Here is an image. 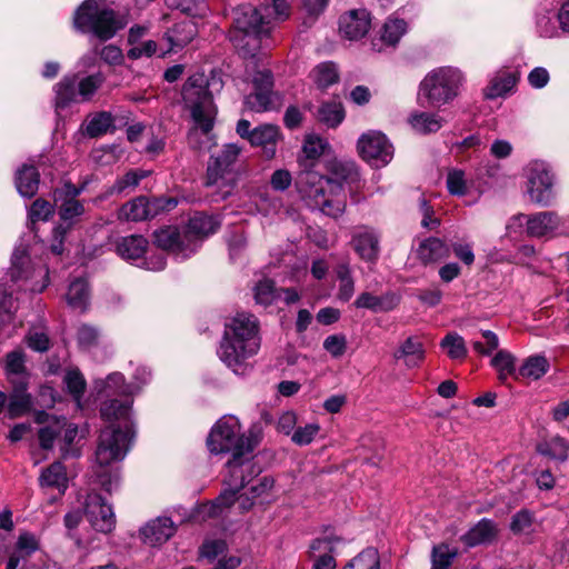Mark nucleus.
<instances>
[{
    "instance_id": "40",
    "label": "nucleus",
    "mask_w": 569,
    "mask_h": 569,
    "mask_svg": "<svg viewBox=\"0 0 569 569\" xmlns=\"http://www.w3.org/2000/svg\"><path fill=\"white\" fill-rule=\"evenodd\" d=\"M67 303L70 308L78 311H86L90 302V288L87 279H73L66 295Z\"/></svg>"
},
{
    "instance_id": "47",
    "label": "nucleus",
    "mask_w": 569,
    "mask_h": 569,
    "mask_svg": "<svg viewBox=\"0 0 569 569\" xmlns=\"http://www.w3.org/2000/svg\"><path fill=\"white\" fill-rule=\"evenodd\" d=\"M317 119L329 128L338 127L345 119L342 103L337 100L321 103L317 111Z\"/></svg>"
},
{
    "instance_id": "11",
    "label": "nucleus",
    "mask_w": 569,
    "mask_h": 569,
    "mask_svg": "<svg viewBox=\"0 0 569 569\" xmlns=\"http://www.w3.org/2000/svg\"><path fill=\"white\" fill-rule=\"evenodd\" d=\"M117 254L139 268L149 271H161L166 267V258L162 252L148 253L149 241L140 234L120 237L114 242Z\"/></svg>"
},
{
    "instance_id": "35",
    "label": "nucleus",
    "mask_w": 569,
    "mask_h": 569,
    "mask_svg": "<svg viewBox=\"0 0 569 569\" xmlns=\"http://www.w3.org/2000/svg\"><path fill=\"white\" fill-rule=\"evenodd\" d=\"M398 303L399 297L393 292H386L381 296L362 292L353 305L358 309H368L372 312H388L393 310Z\"/></svg>"
},
{
    "instance_id": "45",
    "label": "nucleus",
    "mask_w": 569,
    "mask_h": 569,
    "mask_svg": "<svg viewBox=\"0 0 569 569\" xmlns=\"http://www.w3.org/2000/svg\"><path fill=\"white\" fill-rule=\"evenodd\" d=\"M77 341L81 349L92 351L106 343V336L99 328L82 323L77 331Z\"/></svg>"
},
{
    "instance_id": "38",
    "label": "nucleus",
    "mask_w": 569,
    "mask_h": 569,
    "mask_svg": "<svg viewBox=\"0 0 569 569\" xmlns=\"http://www.w3.org/2000/svg\"><path fill=\"white\" fill-rule=\"evenodd\" d=\"M198 33L197 26L191 20L176 23L167 33L168 51H178L187 46Z\"/></svg>"
},
{
    "instance_id": "15",
    "label": "nucleus",
    "mask_w": 569,
    "mask_h": 569,
    "mask_svg": "<svg viewBox=\"0 0 569 569\" xmlns=\"http://www.w3.org/2000/svg\"><path fill=\"white\" fill-rule=\"evenodd\" d=\"M359 156L373 167H385L393 158V146L385 133L369 130L357 142Z\"/></svg>"
},
{
    "instance_id": "53",
    "label": "nucleus",
    "mask_w": 569,
    "mask_h": 569,
    "mask_svg": "<svg viewBox=\"0 0 569 569\" xmlns=\"http://www.w3.org/2000/svg\"><path fill=\"white\" fill-rule=\"evenodd\" d=\"M166 4L170 9L179 10L191 17L203 18L209 12L206 0H166Z\"/></svg>"
},
{
    "instance_id": "52",
    "label": "nucleus",
    "mask_w": 569,
    "mask_h": 569,
    "mask_svg": "<svg viewBox=\"0 0 569 569\" xmlns=\"http://www.w3.org/2000/svg\"><path fill=\"white\" fill-rule=\"evenodd\" d=\"M113 117L110 112L101 111L92 114L86 123V133L91 137H100L113 127Z\"/></svg>"
},
{
    "instance_id": "20",
    "label": "nucleus",
    "mask_w": 569,
    "mask_h": 569,
    "mask_svg": "<svg viewBox=\"0 0 569 569\" xmlns=\"http://www.w3.org/2000/svg\"><path fill=\"white\" fill-rule=\"evenodd\" d=\"M247 487V491L236 500L241 512L249 511L257 502L268 503L273 498L274 479L271 476L256 477Z\"/></svg>"
},
{
    "instance_id": "64",
    "label": "nucleus",
    "mask_w": 569,
    "mask_h": 569,
    "mask_svg": "<svg viewBox=\"0 0 569 569\" xmlns=\"http://www.w3.org/2000/svg\"><path fill=\"white\" fill-rule=\"evenodd\" d=\"M449 250L451 249L455 257L463 264L471 266L475 262L473 247L471 242L465 240L451 241Z\"/></svg>"
},
{
    "instance_id": "21",
    "label": "nucleus",
    "mask_w": 569,
    "mask_h": 569,
    "mask_svg": "<svg viewBox=\"0 0 569 569\" xmlns=\"http://www.w3.org/2000/svg\"><path fill=\"white\" fill-rule=\"evenodd\" d=\"M370 27L371 16L366 9L350 10L339 19L340 34L350 41H357L363 38Z\"/></svg>"
},
{
    "instance_id": "29",
    "label": "nucleus",
    "mask_w": 569,
    "mask_h": 569,
    "mask_svg": "<svg viewBox=\"0 0 569 569\" xmlns=\"http://www.w3.org/2000/svg\"><path fill=\"white\" fill-rule=\"evenodd\" d=\"M281 139L279 127L273 124H262L253 130L249 136V142L252 146L261 147L267 158H273L277 151V144Z\"/></svg>"
},
{
    "instance_id": "1",
    "label": "nucleus",
    "mask_w": 569,
    "mask_h": 569,
    "mask_svg": "<svg viewBox=\"0 0 569 569\" xmlns=\"http://www.w3.org/2000/svg\"><path fill=\"white\" fill-rule=\"evenodd\" d=\"M132 379L133 381L128 383L121 372H112L93 382L97 396L103 399L100 415L109 422L99 436L94 475L99 485L108 492L118 487L120 479L114 463L126 458L136 436L132 417L133 397L150 382L151 371L144 366H139Z\"/></svg>"
},
{
    "instance_id": "50",
    "label": "nucleus",
    "mask_w": 569,
    "mask_h": 569,
    "mask_svg": "<svg viewBox=\"0 0 569 569\" xmlns=\"http://www.w3.org/2000/svg\"><path fill=\"white\" fill-rule=\"evenodd\" d=\"M491 365L498 371V378L501 382H506L509 377L518 379L516 358L509 351L499 350L492 358Z\"/></svg>"
},
{
    "instance_id": "49",
    "label": "nucleus",
    "mask_w": 569,
    "mask_h": 569,
    "mask_svg": "<svg viewBox=\"0 0 569 569\" xmlns=\"http://www.w3.org/2000/svg\"><path fill=\"white\" fill-rule=\"evenodd\" d=\"M335 272L339 282L337 298L342 302H347L355 293V279L351 274V268L348 263H339Z\"/></svg>"
},
{
    "instance_id": "63",
    "label": "nucleus",
    "mask_w": 569,
    "mask_h": 569,
    "mask_svg": "<svg viewBox=\"0 0 569 569\" xmlns=\"http://www.w3.org/2000/svg\"><path fill=\"white\" fill-rule=\"evenodd\" d=\"M54 212L53 206L44 200L37 199L29 208L28 217L32 223L49 220Z\"/></svg>"
},
{
    "instance_id": "13",
    "label": "nucleus",
    "mask_w": 569,
    "mask_h": 569,
    "mask_svg": "<svg viewBox=\"0 0 569 569\" xmlns=\"http://www.w3.org/2000/svg\"><path fill=\"white\" fill-rule=\"evenodd\" d=\"M527 194L531 202L540 207H549L553 199V173L549 164L541 160H533L526 167Z\"/></svg>"
},
{
    "instance_id": "18",
    "label": "nucleus",
    "mask_w": 569,
    "mask_h": 569,
    "mask_svg": "<svg viewBox=\"0 0 569 569\" xmlns=\"http://www.w3.org/2000/svg\"><path fill=\"white\" fill-rule=\"evenodd\" d=\"M84 516L91 527L99 532L108 533L116 527V516L111 505L97 492L87 495Z\"/></svg>"
},
{
    "instance_id": "62",
    "label": "nucleus",
    "mask_w": 569,
    "mask_h": 569,
    "mask_svg": "<svg viewBox=\"0 0 569 569\" xmlns=\"http://www.w3.org/2000/svg\"><path fill=\"white\" fill-rule=\"evenodd\" d=\"M320 431V426L317 422L298 426L290 436L291 441L300 447L310 445Z\"/></svg>"
},
{
    "instance_id": "33",
    "label": "nucleus",
    "mask_w": 569,
    "mask_h": 569,
    "mask_svg": "<svg viewBox=\"0 0 569 569\" xmlns=\"http://www.w3.org/2000/svg\"><path fill=\"white\" fill-rule=\"evenodd\" d=\"M517 81L518 76L516 72L508 69H501L491 77L488 86L483 90V96L489 100L505 97L512 91Z\"/></svg>"
},
{
    "instance_id": "48",
    "label": "nucleus",
    "mask_w": 569,
    "mask_h": 569,
    "mask_svg": "<svg viewBox=\"0 0 569 569\" xmlns=\"http://www.w3.org/2000/svg\"><path fill=\"white\" fill-rule=\"evenodd\" d=\"M418 254L422 261L432 262L449 257V247L439 238H428L420 243Z\"/></svg>"
},
{
    "instance_id": "54",
    "label": "nucleus",
    "mask_w": 569,
    "mask_h": 569,
    "mask_svg": "<svg viewBox=\"0 0 569 569\" xmlns=\"http://www.w3.org/2000/svg\"><path fill=\"white\" fill-rule=\"evenodd\" d=\"M63 382L68 392L76 400L77 405L80 406V400L87 387L83 375L78 368H70L64 373Z\"/></svg>"
},
{
    "instance_id": "37",
    "label": "nucleus",
    "mask_w": 569,
    "mask_h": 569,
    "mask_svg": "<svg viewBox=\"0 0 569 569\" xmlns=\"http://www.w3.org/2000/svg\"><path fill=\"white\" fill-rule=\"evenodd\" d=\"M156 214L152 201L142 196L128 201L119 210V219L126 221H142Z\"/></svg>"
},
{
    "instance_id": "59",
    "label": "nucleus",
    "mask_w": 569,
    "mask_h": 569,
    "mask_svg": "<svg viewBox=\"0 0 569 569\" xmlns=\"http://www.w3.org/2000/svg\"><path fill=\"white\" fill-rule=\"evenodd\" d=\"M458 551L447 543H440L432 548L431 569H449Z\"/></svg>"
},
{
    "instance_id": "3",
    "label": "nucleus",
    "mask_w": 569,
    "mask_h": 569,
    "mask_svg": "<svg viewBox=\"0 0 569 569\" xmlns=\"http://www.w3.org/2000/svg\"><path fill=\"white\" fill-rule=\"evenodd\" d=\"M261 340L258 318L238 312L226 320L217 355L234 375L244 376L252 370L250 360L258 355Z\"/></svg>"
},
{
    "instance_id": "2",
    "label": "nucleus",
    "mask_w": 569,
    "mask_h": 569,
    "mask_svg": "<svg viewBox=\"0 0 569 569\" xmlns=\"http://www.w3.org/2000/svg\"><path fill=\"white\" fill-rule=\"evenodd\" d=\"M328 171L329 176L326 177L302 162V168L295 180V188L309 209L338 218L346 209L343 184L357 183L360 173L355 162L337 160L329 163Z\"/></svg>"
},
{
    "instance_id": "16",
    "label": "nucleus",
    "mask_w": 569,
    "mask_h": 569,
    "mask_svg": "<svg viewBox=\"0 0 569 569\" xmlns=\"http://www.w3.org/2000/svg\"><path fill=\"white\" fill-rule=\"evenodd\" d=\"M154 243L158 248L168 251L177 261H184L197 252V243L184 229L180 231L176 227H163L154 231Z\"/></svg>"
},
{
    "instance_id": "42",
    "label": "nucleus",
    "mask_w": 569,
    "mask_h": 569,
    "mask_svg": "<svg viewBox=\"0 0 569 569\" xmlns=\"http://www.w3.org/2000/svg\"><path fill=\"white\" fill-rule=\"evenodd\" d=\"M408 122L416 132L428 134L437 132L442 127L443 119L437 113L415 112L410 114Z\"/></svg>"
},
{
    "instance_id": "24",
    "label": "nucleus",
    "mask_w": 569,
    "mask_h": 569,
    "mask_svg": "<svg viewBox=\"0 0 569 569\" xmlns=\"http://www.w3.org/2000/svg\"><path fill=\"white\" fill-rule=\"evenodd\" d=\"M176 532V526L169 517H158L140 529L142 541L151 547L168 541Z\"/></svg>"
},
{
    "instance_id": "14",
    "label": "nucleus",
    "mask_w": 569,
    "mask_h": 569,
    "mask_svg": "<svg viewBox=\"0 0 569 569\" xmlns=\"http://www.w3.org/2000/svg\"><path fill=\"white\" fill-rule=\"evenodd\" d=\"M10 276L14 282L23 281L21 288L31 292H42L49 284L48 267L31 263L24 250L20 249L12 254Z\"/></svg>"
},
{
    "instance_id": "4",
    "label": "nucleus",
    "mask_w": 569,
    "mask_h": 569,
    "mask_svg": "<svg viewBox=\"0 0 569 569\" xmlns=\"http://www.w3.org/2000/svg\"><path fill=\"white\" fill-rule=\"evenodd\" d=\"M226 488L213 500L198 507L197 516L201 519L221 516L234 505L239 491L246 488L261 472L260 467L249 457L236 453L227 462Z\"/></svg>"
},
{
    "instance_id": "60",
    "label": "nucleus",
    "mask_w": 569,
    "mask_h": 569,
    "mask_svg": "<svg viewBox=\"0 0 569 569\" xmlns=\"http://www.w3.org/2000/svg\"><path fill=\"white\" fill-rule=\"evenodd\" d=\"M148 177V171L144 170H130L124 176L118 178L114 183L110 187L109 194H120L128 189H132L139 184V182Z\"/></svg>"
},
{
    "instance_id": "34",
    "label": "nucleus",
    "mask_w": 569,
    "mask_h": 569,
    "mask_svg": "<svg viewBox=\"0 0 569 569\" xmlns=\"http://www.w3.org/2000/svg\"><path fill=\"white\" fill-rule=\"evenodd\" d=\"M425 353L422 342L416 337H408L393 352V358L397 361H402L407 368L412 369L421 365Z\"/></svg>"
},
{
    "instance_id": "25",
    "label": "nucleus",
    "mask_w": 569,
    "mask_h": 569,
    "mask_svg": "<svg viewBox=\"0 0 569 569\" xmlns=\"http://www.w3.org/2000/svg\"><path fill=\"white\" fill-rule=\"evenodd\" d=\"M54 99L53 106L57 114L70 107L72 103L81 102L79 100L77 74H66L53 86Z\"/></svg>"
},
{
    "instance_id": "30",
    "label": "nucleus",
    "mask_w": 569,
    "mask_h": 569,
    "mask_svg": "<svg viewBox=\"0 0 569 569\" xmlns=\"http://www.w3.org/2000/svg\"><path fill=\"white\" fill-rule=\"evenodd\" d=\"M406 32L407 22L403 19L389 18L382 27L380 38L372 39V50L381 52L385 50V47L395 48Z\"/></svg>"
},
{
    "instance_id": "39",
    "label": "nucleus",
    "mask_w": 569,
    "mask_h": 569,
    "mask_svg": "<svg viewBox=\"0 0 569 569\" xmlns=\"http://www.w3.org/2000/svg\"><path fill=\"white\" fill-rule=\"evenodd\" d=\"M39 485L41 488L57 489L60 496L64 495L68 488L66 467L60 461H54L41 471Z\"/></svg>"
},
{
    "instance_id": "46",
    "label": "nucleus",
    "mask_w": 569,
    "mask_h": 569,
    "mask_svg": "<svg viewBox=\"0 0 569 569\" xmlns=\"http://www.w3.org/2000/svg\"><path fill=\"white\" fill-rule=\"evenodd\" d=\"M549 361L545 356L535 355L528 357L518 370V378L538 380L549 370Z\"/></svg>"
},
{
    "instance_id": "43",
    "label": "nucleus",
    "mask_w": 569,
    "mask_h": 569,
    "mask_svg": "<svg viewBox=\"0 0 569 569\" xmlns=\"http://www.w3.org/2000/svg\"><path fill=\"white\" fill-rule=\"evenodd\" d=\"M24 362V355L21 350H13L7 355L4 369L11 385L28 381L29 376Z\"/></svg>"
},
{
    "instance_id": "6",
    "label": "nucleus",
    "mask_w": 569,
    "mask_h": 569,
    "mask_svg": "<svg viewBox=\"0 0 569 569\" xmlns=\"http://www.w3.org/2000/svg\"><path fill=\"white\" fill-rule=\"evenodd\" d=\"M465 82L463 72L452 66L429 71L419 84L418 96L431 107H441L452 102L460 93Z\"/></svg>"
},
{
    "instance_id": "58",
    "label": "nucleus",
    "mask_w": 569,
    "mask_h": 569,
    "mask_svg": "<svg viewBox=\"0 0 569 569\" xmlns=\"http://www.w3.org/2000/svg\"><path fill=\"white\" fill-rule=\"evenodd\" d=\"M537 449L543 456L563 461L568 457L569 443L560 437H553L549 441L539 443Z\"/></svg>"
},
{
    "instance_id": "10",
    "label": "nucleus",
    "mask_w": 569,
    "mask_h": 569,
    "mask_svg": "<svg viewBox=\"0 0 569 569\" xmlns=\"http://www.w3.org/2000/svg\"><path fill=\"white\" fill-rule=\"evenodd\" d=\"M234 27L240 33L236 37V46L243 56L254 57L260 48L261 39L271 30L269 20L251 6H243L236 12Z\"/></svg>"
},
{
    "instance_id": "36",
    "label": "nucleus",
    "mask_w": 569,
    "mask_h": 569,
    "mask_svg": "<svg viewBox=\"0 0 569 569\" xmlns=\"http://www.w3.org/2000/svg\"><path fill=\"white\" fill-rule=\"evenodd\" d=\"M62 192H64L66 196L69 198L63 200V202L61 203L59 216L63 221H72L74 218L80 217L84 212L82 203L76 199V197L81 192V190L76 188L71 183L64 184L63 190L54 191L56 203L60 200Z\"/></svg>"
},
{
    "instance_id": "55",
    "label": "nucleus",
    "mask_w": 569,
    "mask_h": 569,
    "mask_svg": "<svg viewBox=\"0 0 569 569\" xmlns=\"http://www.w3.org/2000/svg\"><path fill=\"white\" fill-rule=\"evenodd\" d=\"M103 82L104 77L101 72L86 76L79 81L77 80L79 100L81 102L90 101Z\"/></svg>"
},
{
    "instance_id": "57",
    "label": "nucleus",
    "mask_w": 569,
    "mask_h": 569,
    "mask_svg": "<svg viewBox=\"0 0 569 569\" xmlns=\"http://www.w3.org/2000/svg\"><path fill=\"white\" fill-rule=\"evenodd\" d=\"M343 569H380L378 550L373 547L366 548L351 559Z\"/></svg>"
},
{
    "instance_id": "19",
    "label": "nucleus",
    "mask_w": 569,
    "mask_h": 569,
    "mask_svg": "<svg viewBox=\"0 0 569 569\" xmlns=\"http://www.w3.org/2000/svg\"><path fill=\"white\" fill-rule=\"evenodd\" d=\"M346 540L333 533H326L313 539L309 547V557L313 560L312 569H336L335 555Z\"/></svg>"
},
{
    "instance_id": "12",
    "label": "nucleus",
    "mask_w": 569,
    "mask_h": 569,
    "mask_svg": "<svg viewBox=\"0 0 569 569\" xmlns=\"http://www.w3.org/2000/svg\"><path fill=\"white\" fill-rule=\"evenodd\" d=\"M207 447L211 453H241V425L237 417H221L211 428L207 438Z\"/></svg>"
},
{
    "instance_id": "61",
    "label": "nucleus",
    "mask_w": 569,
    "mask_h": 569,
    "mask_svg": "<svg viewBox=\"0 0 569 569\" xmlns=\"http://www.w3.org/2000/svg\"><path fill=\"white\" fill-rule=\"evenodd\" d=\"M278 296L273 281L268 278H262L253 287V297L257 305L270 306Z\"/></svg>"
},
{
    "instance_id": "7",
    "label": "nucleus",
    "mask_w": 569,
    "mask_h": 569,
    "mask_svg": "<svg viewBox=\"0 0 569 569\" xmlns=\"http://www.w3.org/2000/svg\"><path fill=\"white\" fill-rule=\"evenodd\" d=\"M73 27L82 33H90L101 41L114 37L122 23L113 9L101 0H84L73 14Z\"/></svg>"
},
{
    "instance_id": "27",
    "label": "nucleus",
    "mask_w": 569,
    "mask_h": 569,
    "mask_svg": "<svg viewBox=\"0 0 569 569\" xmlns=\"http://www.w3.org/2000/svg\"><path fill=\"white\" fill-rule=\"evenodd\" d=\"M221 224V221L216 216H208L204 213H196L190 218L184 232L187 236L197 243V250L202 243L204 237L214 233Z\"/></svg>"
},
{
    "instance_id": "17",
    "label": "nucleus",
    "mask_w": 569,
    "mask_h": 569,
    "mask_svg": "<svg viewBox=\"0 0 569 569\" xmlns=\"http://www.w3.org/2000/svg\"><path fill=\"white\" fill-rule=\"evenodd\" d=\"M254 91L244 98L246 107L254 112H264L277 108L278 96L272 91L273 76L270 70L263 69L253 76Z\"/></svg>"
},
{
    "instance_id": "9",
    "label": "nucleus",
    "mask_w": 569,
    "mask_h": 569,
    "mask_svg": "<svg viewBox=\"0 0 569 569\" xmlns=\"http://www.w3.org/2000/svg\"><path fill=\"white\" fill-rule=\"evenodd\" d=\"M241 148L236 143L224 144L217 153L212 154L207 168V187L219 188L217 194H212V201L224 200L232 191L236 181V162Z\"/></svg>"
},
{
    "instance_id": "22",
    "label": "nucleus",
    "mask_w": 569,
    "mask_h": 569,
    "mask_svg": "<svg viewBox=\"0 0 569 569\" xmlns=\"http://www.w3.org/2000/svg\"><path fill=\"white\" fill-rule=\"evenodd\" d=\"M380 236L369 227L362 226L355 229L351 243L358 256L367 261H377L380 253Z\"/></svg>"
},
{
    "instance_id": "26",
    "label": "nucleus",
    "mask_w": 569,
    "mask_h": 569,
    "mask_svg": "<svg viewBox=\"0 0 569 569\" xmlns=\"http://www.w3.org/2000/svg\"><path fill=\"white\" fill-rule=\"evenodd\" d=\"M556 17L551 2L543 0L538 4L535 11V28L539 37L546 39L559 37L561 30Z\"/></svg>"
},
{
    "instance_id": "5",
    "label": "nucleus",
    "mask_w": 569,
    "mask_h": 569,
    "mask_svg": "<svg viewBox=\"0 0 569 569\" xmlns=\"http://www.w3.org/2000/svg\"><path fill=\"white\" fill-rule=\"evenodd\" d=\"M208 86L206 74L197 72L188 78L182 88L183 103L190 110L194 122V127L189 131L190 143H193L198 130L207 134L213 127L216 108Z\"/></svg>"
},
{
    "instance_id": "23",
    "label": "nucleus",
    "mask_w": 569,
    "mask_h": 569,
    "mask_svg": "<svg viewBox=\"0 0 569 569\" xmlns=\"http://www.w3.org/2000/svg\"><path fill=\"white\" fill-rule=\"evenodd\" d=\"M562 224L555 211H539L528 214L526 236L530 238H551Z\"/></svg>"
},
{
    "instance_id": "56",
    "label": "nucleus",
    "mask_w": 569,
    "mask_h": 569,
    "mask_svg": "<svg viewBox=\"0 0 569 569\" xmlns=\"http://www.w3.org/2000/svg\"><path fill=\"white\" fill-rule=\"evenodd\" d=\"M440 347L447 351L450 359H465L468 350L465 339L457 332L447 333L440 341Z\"/></svg>"
},
{
    "instance_id": "31",
    "label": "nucleus",
    "mask_w": 569,
    "mask_h": 569,
    "mask_svg": "<svg viewBox=\"0 0 569 569\" xmlns=\"http://www.w3.org/2000/svg\"><path fill=\"white\" fill-rule=\"evenodd\" d=\"M33 406L31 395L28 392V381H20L12 385V391L8 397L7 412L10 418H18L27 415Z\"/></svg>"
},
{
    "instance_id": "32",
    "label": "nucleus",
    "mask_w": 569,
    "mask_h": 569,
    "mask_svg": "<svg viewBox=\"0 0 569 569\" xmlns=\"http://www.w3.org/2000/svg\"><path fill=\"white\" fill-rule=\"evenodd\" d=\"M498 535V527L493 520L483 518L468 530L461 541L469 548L491 543Z\"/></svg>"
},
{
    "instance_id": "41",
    "label": "nucleus",
    "mask_w": 569,
    "mask_h": 569,
    "mask_svg": "<svg viewBox=\"0 0 569 569\" xmlns=\"http://www.w3.org/2000/svg\"><path fill=\"white\" fill-rule=\"evenodd\" d=\"M16 188L26 198L33 197L39 188V172L31 164H23L16 172Z\"/></svg>"
},
{
    "instance_id": "28",
    "label": "nucleus",
    "mask_w": 569,
    "mask_h": 569,
    "mask_svg": "<svg viewBox=\"0 0 569 569\" xmlns=\"http://www.w3.org/2000/svg\"><path fill=\"white\" fill-rule=\"evenodd\" d=\"M39 549V541L31 532L19 535L14 549L7 562V569H24L27 559Z\"/></svg>"
},
{
    "instance_id": "51",
    "label": "nucleus",
    "mask_w": 569,
    "mask_h": 569,
    "mask_svg": "<svg viewBox=\"0 0 569 569\" xmlns=\"http://www.w3.org/2000/svg\"><path fill=\"white\" fill-rule=\"evenodd\" d=\"M311 78L318 88L327 89L338 82L339 74L333 62H322L312 70Z\"/></svg>"
},
{
    "instance_id": "44",
    "label": "nucleus",
    "mask_w": 569,
    "mask_h": 569,
    "mask_svg": "<svg viewBox=\"0 0 569 569\" xmlns=\"http://www.w3.org/2000/svg\"><path fill=\"white\" fill-rule=\"evenodd\" d=\"M327 147L328 142L321 137L307 136L302 146V157L299 158L300 168H302V162L308 163V168H315V161L323 154Z\"/></svg>"
},
{
    "instance_id": "8",
    "label": "nucleus",
    "mask_w": 569,
    "mask_h": 569,
    "mask_svg": "<svg viewBox=\"0 0 569 569\" xmlns=\"http://www.w3.org/2000/svg\"><path fill=\"white\" fill-rule=\"evenodd\" d=\"M34 421L41 425L38 431L40 447L50 450L57 443L61 456L78 457L79 450L73 448V442L78 436V426L69 422L64 417H56L46 411H37Z\"/></svg>"
}]
</instances>
